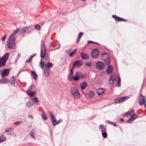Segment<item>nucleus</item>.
Listing matches in <instances>:
<instances>
[{
    "label": "nucleus",
    "instance_id": "obj_14",
    "mask_svg": "<svg viewBox=\"0 0 146 146\" xmlns=\"http://www.w3.org/2000/svg\"><path fill=\"white\" fill-rule=\"evenodd\" d=\"M82 64V62L81 61L77 60L74 62L72 68L78 67L81 66Z\"/></svg>",
    "mask_w": 146,
    "mask_h": 146
},
{
    "label": "nucleus",
    "instance_id": "obj_50",
    "mask_svg": "<svg viewBox=\"0 0 146 146\" xmlns=\"http://www.w3.org/2000/svg\"><path fill=\"white\" fill-rule=\"evenodd\" d=\"M31 60L29 58L26 61V62L29 63L30 61H31Z\"/></svg>",
    "mask_w": 146,
    "mask_h": 146
},
{
    "label": "nucleus",
    "instance_id": "obj_45",
    "mask_svg": "<svg viewBox=\"0 0 146 146\" xmlns=\"http://www.w3.org/2000/svg\"><path fill=\"white\" fill-rule=\"evenodd\" d=\"M42 117L43 119L45 120L47 119V116L45 114H42Z\"/></svg>",
    "mask_w": 146,
    "mask_h": 146
},
{
    "label": "nucleus",
    "instance_id": "obj_37",
    "mask_svg": "<svg viewBox=\"0 0 146 146\" xmlns=\"http://www.w3.org/2000/svg\"><path fill=\"white\" fill-rule=\"evenodd\" d=\"M121 78L120 77H118V81H117V86L118 87L120 86L121 84Z\"/></svg>",
    "mask_w": 146,
    "mask_h": 146
},
{
    "label": "nucleus",
    "instance_id": "obj_57",
    "mask_svg": "<svg viewBox=\"0 0 146 146\" xmlns=\"http://www.w3.org/2000/svg\"><path fill=\"white\" fill-rule=\"evenodd\" d=\"M144 105H145V107L146 108V102H145V104H144Z\"/></svg>",
    "mask_w": 146,
    "mask_h": 146
},
{
    "label": "nucleus",
    "instance_id": "obj_47",
    "mask_svg": "<svg viewBox=\"0 0 146 146\" xmlns=\"http://www.w3.org/2000/svg\"><path fill=\"white\" fill-rule=\"evenodd\" d=\"M22 122L21 121H19L17 122H15L14 124L15 125H17L19 124L20 123H22Z\"/></svg>",
    "mask_w": 146,
    "mask_h": 146
},
{
    "label": "nucleus",
    "instance_id": "obj_26",
    "mask_svg": "<svg viewBox=\"0 0 146 146\" xmlns=\"http://www.w3.org/2000/svg\"><path fill=\"white\" fill-rule=\"evenodd\" d=\"M31 75L32 77L35 80L37 79V76L35 71H31Z\"/></svg>",
    "mask_w": 146,
    "mask_h": 146
},
{
    "label": "nucleus",
    "instance_id": "obj_51",
    "mask_svg": "<svg viewBox=\"0 0 146 146\" xmlns=\"http://www.w3.org/2000/svg\"><path fill=\"white\" fill-rule=\"evenodd\" d=\"M103 125H102V124H101V125H100V126H99V128H100V129H102V128H103Z\"/></svg>",
    "mask_w": 146,
    "mask_h": 146
},
{
    "label": "nucleus",
    "instance_id": "obj_2",
    "mask_svg": "<svg viewBox=\"0 0 146 146\" xmlns=\"http://www.w3.org/2000/svg\"><path fill=\"white\" fill-rule=\"evenodd\" d=\"M9 56L8 53L4 54L2 58L0 56V67L4 66Z\"/></svg>",
    "mask_w": 146,
    "mask_h": 146
},
{
    "label": "nucleus",
    "instance_id": "obj_13",
    "mask_svg": "<svg viewBox=\"0 0 146 146\" xmlns=\"http://www.w3.org/2000/svg\"><path fill=\"white\" fill-rule=\"evenodd\" d=\"M139 105L141 106H143L145 104V97L142 95H141V96L139 98Z\"/></svg>",
    "mask_w": 146,
    "mask_h": 146
},
{
    "label": "nucleus",
    "instance_id": "obj_41",
    "mask_svg": "<svg viewBox=\"0 0 146 146\" xmlns=\"http://www.w3.org/2000/svg\"><path fill=\"white\" fill-rule=\"evenodd\" d=\"M11 84H14L15 83V77L14 76H13L11 78Z\"/></svg>",
    "mask_w": 146,
    "mask_h": 146
},
{
    "label": "nucleus",
    "instance_id": "obj_21",
    "mask_svg": "<svg viewBox=\"0 0 146 146\" xmlns=\"http://www.w3.org/2000/svg\"><path fill=\"white\" fill-rule=\"evenodd\" d=\"M44 74L46 77L49 76L50 73V69L48 68H44Z\"/></svg>",
    "mask_w": 146,
    "mask_h": 146
},
{
    "label": "nucleus",
    "instance_id": "obj_5",
    "mask_svg": "<svg viewBox=\"0 0 146 146\" xmlns=\"http://www.w3.org/2000/svg\"><path fill=\"white\" fill-rule=\"evenodd\" d=\"M102 58L103 60L105 61V63L107 65L110 63V58L108 54L105 52H103L102 55Z\"/></svg>",
    "mask_w": 146,
    "mask_h": 146
},
{
    "label": "nucleus",
    "instance_id": "obj_39",
    "mask_svg": "<svg viewBox=\"0 0 146 146\" xmlns=\"http://www.w3.org/2000/svg\"><path fill=\"white\" fill-rule=\"evenodd\" d=\"M34 101L36 104H38L39 103V101L37 98L35 97L34 98Z\"/></svg>",
    "mask_w": 146,
    "mask_h": 146
},
{
    "label": "nucleus",
    "instance_id": "obj_40",
    "mask_svg": "<svg viewBox=\"0 0 146 146\" xmlns=\"http://www.w3.org/2000/svg\"><path fill=\"white\" fill-rule=\"evenodd\" d=\"M102 135L104 138H106L107 137V133L106 132H103L102 133Z\"/></svg>",
    "mask_w": 146,
    "mask_h": 146
},
{
    "label": "nucleus",
    "instance_id": "obj_55",
    "mask_svg": "<svg viewBox=\"0 0 146 146\" xmlns=\"http://www.w3.org/2000/svg\"><path fill=\"white\" fill-rule=\"evenodd\" d=\"M123 120H124L123 119H122V118H120L119 119V120L121 121H123Z\"/></svg>",
    "mask_w": 146,
    "mask_h": 146
},
{
    "label": "nucleus",
    "instance_id": "obj_43",
    "mask_svg": "<svg viewBox=\"0 0 146 146\" xmlns=\"http://www.w3.org/2000/svg\"><path fill=\"white\" fill-rule=\"evenodd\" d=\"M88 44L92 43V44H99L95 42H93V41H89V40L88 41Z\"/></svg>",
    "mask_w": 146,
    "mask_h": 146
},
{
    "label": "nucleus",
    "instance_id": "obj_15",
    "mask_svg": "<svg viewBox=\"0 0 146 146\" xmlns=\"http://www.w3.org/2000/svg\"><path fill=\"white\" fill-rule=\"evenodd\" d=\"M113 18L116 21H127V20L124 19L123 18H120L116 15H113L112 16Z\"/></svg>",
    "mask_w": 146,
    "mask_h": 146
},
{
    "label": "nucleus",
    "instance_id": "obj_8",
    "mask_svg": "<svg viewBox=\"0 0 146 146\" xmlns=\"http://www.w3.org/2000/svg\"><path fill=\"white\" fill-rule=\"evenodd\" d=\"M96 65L97 69L100 70L104 69L105 66L104 63L101 62H98L96 63Z\"/></svg>",
    "mask_w": 146,
    "mask_h": 146
},
{
    "label": "nucleus",
    "instance_id": "obj_49",
    "mask_svg": "<svg viewBox=\"0 0 146 146\" xmlns=\"http://www.w3.org/2000/svg\"><path fill=\"white\" fill-rule=\"evenodd\" d=\"M61 121L60 120H59L58 121L56 122V124L58 125L61 122Z\"/></svg>",
    "mask_w": 146,
    "mask_h": 146
},
{
    "label": "nucleus",
    "instance_id": "obj_46",
    "mask_svg": "<svg viewBox=\"0 0 146 146\" xmlns=\"http://www.w3.org/2000/svg\"><path fill=\"white\" fill-rule=\"evenodd\" d=\"M6 35H5V36H3V37H2L1 38V40L2 41H4L5 40L6 38Z\"/></svg>",
    "mask_w": 146,
    "mask_h": 146
},
{
    "label": "nucleus",
    "instance_id": "obj_54",
    "mask_svg": "<svg viewBox=\"0 0 146 146\" xmlns=\"http://www.w3.org/2000/svg\"><path fill=\"white\" fill-rule=\"evenodd\" d=\"M34 56V55L33 56H31L30 58H29L30 59H31V60H32V58H33V57Z\"/></svg>",
    "mask_w": 146,
    "mask_h": 146
},
{
    "label": "nucleus",
    "instance_id": "obj_32",
    "mask_svg": "<svg viewBox=\"0 0 146 146\" xmlns=\"http://www.w3.org/2000/svg\"><path fill=\"white\" fill-rule=\"evenodd\" d=\"M94 95V92L93 91H90L89 93V96L90 98H92Z\"/></svg>",
    "mask_w": 146,
    "mask_h": 146
},
{
    "label": "nucleus",
    "instance_id": "obj_10",
    "mask_svg": "<svg viewBox=\"0 0 146 146\" xmlns=\"http://www.w3.org/2000/svg\"><path fill=\"white\" fill-rule=\"evenodd\" d=\"M46 48L44 44H42L41 47V57L44 58L45 55Z\"/></svg>",
    "mask_w": 146,
    "mask_h": 146
},
{
    "label": "nucleus",
    "instance_id": "obj_44",
    "mask_svg": "<svg viewBox=\"0 0 146 146\" xmlns=\"http://www.w3.org/2000/svg\"><path fill=\"white\" fill-rule=\"evenodd\" d=\"M108 123L111 124H112L113 126L115 127H116L117 126V125L115 123H114L111 122V121H109L108 122Z\"/></svg>",
    "mask_w": 146,
    "mask_h": 146
},
{
    "label": "nucleus",
    "instance_id": "obj_7",
    "mask_svg": "<svg viewBox=\"0 0 146 146\" xmlns=\"http://www.w3.org/2000/svg\"><path fill=\"white\" fill-rule=\"evenodd\" d=\"M129 98V97L127 96L119 98L115 100V102L116 103H121L127 100Z\"/></svg>",
    "mask_w": 146,
    "mask_h": 146
},
{
    "label": "nucleus",
    "instance_id": "obj_56",
    "mask_svg": "<svg viewBox=\"0 0 146 146\" xmlns=\"http://www.w3.org/2000/svg\"><path fill=\"white\" fill-rule=\"evenodd\" d=\"M105 128H103V129H102V131H105Z\"/></svg>",
    "mask_w": 146,
    "mask_h": 146
},
{
    "label": "nucleus",
    "instance_id": "obj_11",
    "mask_svg": "<svg viewBox=\"0 0 146 146\" xmlns=\"http://www.w3.org/2000/svg\"><path fill=\"white\" fill-rule=\"evenodd\" d=\"M139 115L134 113L132 115L131 117L127 121V123H131L135 120L136 118H138Z\"/></svg>",
    "mask_w": 146,
    "mask_h": 146
},
{
    "label": "nucleus",
    "instance_id": "obj_17",
    "mask_svg": "<svg viewBox=\"0 0 146 146\" xmlns=\"http://www.w3.org/2000/svg\"><path fill=\"white\" fill-rule=\"evenodd\" d=\"M116 80V78L115 76L113 75H111L109 78V83L110 84H113Z\"/></svg>",
    "mask_w": 146,
    "mask_h": 146
},
{
    "label": "nucleus",
    "instance_id": "obj_30",
    "mask_svg": "<svg viewBox=\"0 0 146 146\" xmlns=\"http://www.w3.org/2000/svg\"><path fill=\"white\" fill-rule=\"evenodd\" d=\"M39 66L43 70L44 68L45 64L44 62H43L41 60H40V62L39 64Z\"/></svg>",
    "mask_w": 146,
    "mask_h": 146
},
{
    "label": "nucleus",
    "instance_id": "obj_29",
    "mask_svg": "<svg viewBox=\"0 0 146 146\" xmlns=\"http://www.w3.org/2000/svg\"><path fill=\"white\" fill-rule=\"evenodd\" d=\"M9 80L7 78H5L2 80H0V83L5 84L9 83Z\"/></svg>",
    "mask_w": 146,
    "mask_h": 146
},
{
    "label": "nucleus",
    "instance_id": "obj_23",
    "mask_svg": "<svg viewBox=\"0 0 146 146\" xmlns=\"http://www.w3.org/2000/svg\"><path fill=\"white\" fill-rule=\"evenodd\" d=\"M20 29L19 28H17L16 29L14 30L9 37L11 38H15L14 35L18 33Z\"/></svg>",
    "mask_w": 146,
    "mask_h": 146
},
{
    "label": "nucleus",
    "instance_id": "obj_1",
    "mask_svg": "<svg viewBox=\"0 0 146 146\" xmlns=\"http://www.w3.org/2000/svg\"><path fill=\"white\" fill-rule=\"evenodd\" d=\"M7 45L9 49L14 50L16 48L15 38L9 37L7 42Z\"/></svg>",
    "mask_w": 146,
    "mask_h": 146
},
{
    "label": "nucleus",
    "instance_id": "obj_31",
    "mask_svg": "<svg viewBox=\"0 0 146 146\" xmlns=\"http://www.w3.org/2000/svg\"><path fill=\"white\" fill-rule=\"evenodd\" d=\"M82 32H80L78 35V38H77V40L76 41V43L78 44L79 42L81 36H82Z\"/></svg>",
    "mask_w": 146,
    "mask_h": 146
},
{
    "label": "nucleus",
    "instance_id": "obj_28",
    "mask_svg": "<svg viewBox=\"0 0 146 146\" xmlns=\"http://www.w3.org/2000/svg\"><path fill=\"white\" fill-rule=\"evenodd\" d=\"M30 28L29 27H27L24 28L20 32V34H23L25 33Z\"/></svg>",
    "mask_w": 146,
    "mask_h": 146
},
{
    "label": "nucleus",
    "instance_id": "obj_38",
    "mask_svg": "<svg viewBox=\"0 0 146 146\" xmlns=\"http://www.w3.org/2000/svg\"><path fill=\"white\" fill-rule=\"evenodd\" d=\"M35 28L36 29L38 30L39 31L40 29V26L38 25H35Z\"/></svg>",
    "mask_w": 146,
    "mask_h": 146
},
{
    "label": "nucleus",
    "instance_id": "obj_20",
    "mask_svg": "<svg viewBox=\"0 0 146 146\" xmlns=\"http://www.w3.org/2000/svg\"><path fill=\"white\" fill-rule=\"evenodd\" d=\"M113 71V67L111 65H110L107 68L106 72L108 74H110L112 73Z\"/></svg>",
    "mask_w": 146,
    "mask_h": 146
},
{
    "label": "nucleus",
    "instance_id": "obj_27",
    "mask_svg": "<svg viewBox=\"0 0 146 146\" xmlns=\"http://www.w3.org/2000/svg\"><path fill=\"white\" fill-rule=\"evenodd\" d=\"M105 91L104 89L102 88H100L97 90V93L98 96L104 93Z\"/></svg>",
    "mask_w": 146,
    "mask_h": 146
},
{
    "label": "nucleus",
    "instance_id": "obj_36",
    "mask_svg": "<svg viewBox=\"0 0 146 146\" xmlns=\"http://www.w3.org/2000/svg\"><path fill=\"white\" fill-rule=\"evenodd\" d=\"M12 130L11 129L9 128L7 130H6L5 131V132L7 133L8 134H10L12 132Z\"/></svg>",
    "mask_w": 146,
    "mask_h": 146
},
{
    "label": "nucleus",
    "instance_id": "obj_35",
    "mask_svg": "<svg viewBox=\"0 0 146 146\" xmlns=\"http://www.w3.org/2000/svg\"><path fill=\"white\" fill-rule=\"evenodd\" d=\"M76 49L74 50L73 52L69 54V55L71 56H73L76 53Z\"/></svg>",
    "mask_w": 146,
    "mask_h": 146
},
{
    "label": "nucleus",
    "instance_id": "obj_12",
    "mask_svg": "<svg viewBox=\"0 0 146 146\" xmlns=\"http://www.w3.org/2000/svg\"><path fill=\"white\" fill-rule=\"evenodd\" d=\"M49 112L51 117V122L53 125L55 126L56 125V122L55 117L51 111H49Z\"/></svg>",
    "mask_w": 146,
    "mask_h": 146
},
{
    "label": "nucleus",
    "instance_id": "obj_24",
    "mask_svg": "<svg viewBox=\"0 0 146 146\" xmlns=\"http://www.w3.org/2000/svg\"><path fill=\"white\" fill-rule=\"evenodd\" d=\"M53 65L52 63L50 62H47L45 64V67L46 68H48L52 67L53 66Z\"/></svg>",
    "mask_w": 146,
    "mask_h": 146
},
{
    "label": "nucleus",
    "instance_id": "obj_19",
    "mask_svg": "<svg viewBox=\"0 0 146 146\" xmlns=\"http://www.w3.org/2000/svg\"><path fill=\"white\" fill-rule=\"evenodd\" d=\"M87 86V84L86 82L84 81L81 83L80 86L82 90L85 89Z\"/></svg>",
    "mask_w": 146,
    "mask_h": 146
},
{
    "label": "nucleus",
    "instance_id": "obj_9",
    "mask_svg": "<svg viewBox=\"0 0 146 146\" xmlns=\"http://www.w3.org/2000/svg\"><path fill=\"white\" fill-rule=\"evenodd\" d=\"M99 54V52L97 49H93L91 51V55L93 58H96Z\"/></svg>",
    "mask_w": 146,
    "mask_h": 146
},
{
    "label": "nucleus",
    "instance_id": "obj_52",
    "mask_svg": "<svg viewBox=\"0 0 146 146\" xmlns=\"http://www.w3.org/2000/svg\"><path fill=\"white\" fill-rule=\"evenodd\" d=\"M28 117L29 118H31V119L33 118V117L32 115H29Z\"/></svg>",
    "mask_w": 146,
    "mask_h": 146
},
{
    "label": "nucleus",
    "instance_id": "obj_6",
    "mask_svg": "<svg viewBox=\"0 0 146 146\" xmlns=\"http://www.w3.org/2000/svg\"><path fill=\"white\" fill-rule=\"evenodd\" d=\"M10 73V70L8 69H6L3 70H1L0 74L2 78H4L8 76Z\"/></svg>",
    "mask_w": 146,
    "mask_h": 146
},
{
    "label": "nucleus",
    "instance_id": "obj_22",
    "mask_svg": "<svg viewBox=\"0 0 146 146\" xmlns=\"http://www.w3.org/2000/svg\"><path fill=\"white\" fill-rule=\"evenodd\" d=\"M81 58L83 59L88 60L89 58V56L86 53L82 52L81 53Z\"/></svg>",
    "mask_w": 146,
    "mask_h": 146
},
{
    "label": "nucleus",
    "instance_id": "obj_48",
    "mask_svg": "<svg viewBox=\"0 0 146 146\" xmlns=\"http://www.w3.org/2000/svg\"><path fill=\"white\" fill-rule=\"evenodd\" d=\"M86 64L88 66H90L91 65V62L87 63Z\"/></svg>",
    "mask_w": 146,
    "mask_h": 146
},
{
    "label": "nucleus",
    "instance_id": "obj_4",
    "mask_svg": "<svg viewBox=\"0 0 146 146\" xmlns=\"http://www.w3.org/2000/svg\"><path fill=\"white\" fill-rule=\"evenodd\" d=\"M35 88L34 85H32L26 91L27 94L30 96H33L35 94Z\"/></svg>",
    "mask_w": 146,
    "mask_h": 146
},
{
    "label": "nucleus",
    "instance_id": "obj_58",
    "mask_svg": "<svg viewBox=\"0 0 146 146\" xmlns=\"http://www.w3.org/2000/svg\"><path fill=\"white\" fill-rule=\"evenodd\" d=\"M81 0L82 1H86V0Z\"/></svg>",
    "mask_w": 146,
    "mask_h": 146
},
{
    "label": "nucleus",
    "instance_id": "obj_42",
    "mask_svg": "<svg viewBox=\"0 0 146 146\" xmlns=\"http://www.w3.org/2000/svg\"><path fill=\"white\" fill-rule=\"evenodd\" d=\"M33 103H31L30 102H27V107H31L32 105H33Z\"/></svg>",
    "mask_w": 146,
    "mask_h": 146
},
{
    "label": "nucleus",
    "instance_id": "obj_53",
    "mask_svg": "<svg viewBox=\"0 0 146 146\" xmlns=\"http://www.w3.org/2000/svg\"><path fill=\"white\" fill-rule=\"evenodd\" d=\"M50 46H52L53 47H54V44H53V43H52V42L50 44Z\"/></svg>",
    "mask_w": 146,
    "mask_h": 146
},
{
    "label": "nucleus",
    "instance_id": "obj_3",
    "mask_svg": "<svg viewBox=\"0 0 146 146\" xmlns=\"http://www.w3.org/2000/svg\"><path fill=\"white\" fill-rule=\"evenodd\" d=\"M70 93L76 99H78L80 97V95L79 91L75 87L71 88Z\"/></svg>",
    "mask_w": 146,
    "mask_h": 146
},
{
    "label": "nucleus",
    "instance_id": "obj_16",
    "mask_svg": "<svg viewBox=\"0 0 146 146\" xmlns=\"http://www.w3.org/2000/svg\"><path fill=\"white\" fill-rule=\"evenodd\" d=\"M81 72H76L75 75L73 77L72 79L74 81H78L80 79Z\"/></svg>",
    "mask_w": 146,
    "mask_h": 146
},
{
    "label": "nucleus",
    "instance_id": "obj_18",
    "mask_svg": "<svg viewBox=\"0 0 146 146\" xmlns=\"http://www.w3.org/2000/svg\"><path fill=\"white\" fill-rule=\"evenodd\" d=\"M134 113V110H131L126 112L124 115L123 117H129L132 115Z\"/></svg>",
    "mask_w": 146,
    "mask_h": 146
},
{
    "label": "nucleus",
    "instance_id": "obj_33",
    "mask_svg": "<svg viewBox=\"0 0 146 146\" xmlns=\"http://www.w3.org/2000/svg\"><path fill=\"white\" fill-rule=\"evenodd\" d=\"M5 136L3 135H2L0 137V143L5 141Z\"/></svg>",
    "mask_w": 146,
    "mask_h": 146
},
{
    "label": "nucleus",
    "instance_id": "obj_25",
    "mask_svg": "<svg viewBox=\"0 0 146 146\" xmlns=\"http://www.w3.org/2000/svg\"><path fill=\"white\" fill-rule=\"evenodd\" d=\"M74 68H72L70 70V72L69 75L68 79V80L69 81H71L72 80L73 77V70Z\"/></svg>",
    "mask_w": 146,
    "mask_h": 146
},
{
    "label": "nucleus",
    "instance_id": "obj_34",
    "mask_svg": "<svg viewBox=\"0 0 146 146\" xmlns=\"http://www.w3.org/2000/svg\"><path fill=\"white\" fill-rule=\"evenodd\" d=\"M35 133V131L34 130H32L30 133L31 135L33 137L34 139H35V137L34 135V134Z\"/></svg>",
    "mask_w": 146,
    "mask_h": 146
}]
</instances>
